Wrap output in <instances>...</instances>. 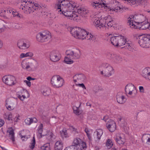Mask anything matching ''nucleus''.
I'll return each mask as SVG.
<instances>
[{"instance_id": "nucleus-1", "label": "nucleus", "mask_w": 150, "mask_h": 150, "mask_svg": "<svg viewBox=\"0 0 150 150\" xmlns=\"http://www.w3.org/2000/svg\"><path fill=\"white\" fill-rule=\"evenodd\" d=\"M74 6L69 1L59 0L55 5L58 13L62 14L66 17L76 21L82 20L83 16L76 13H73L72 10Z\"/></svg>"}, {"instance_id": "nucleus-2", "label": "nucleus", "mask_w": 150, "mask_h": 150, "mask_svg": "<svg viewBox=\"0 0 150 150\" xmlns=\"http://www.w3.org/2000/svg\"><path fill=\"white\" fill-rule=\"evenodd\" d=\"M127 20L129 25L132 28H137L138 27L137 26L138 25H141L139 27L142 30L147 28L150 30V19H146V17L143 14L131 15L128 18Z\"/></svg>"}, {"instance_id": "nucleus-3", "label": "nucleus", "mask_w": 150, "mask_h": 150, "mask_svg": "<svg viewBox=\"0 0 150 150\" xmlns=\"http://www.w3.org/2000/svg\"><path fill=\"white\" fill-rule=\"evenodd\" d=\"M112 33H107L106 36H111L110 42L114 46H121L125 45L124 47L125 49L129 51H132L134 49L130 41H127L126 38L121 35H118Z\"/></svg>"}, {"instance_id": "nucleus-4", "label": "nucleus", "mask_w": 150, "mask_h": 150, "mask_svg": "<svg viewBox=\"0 0 150 150\" xmlns=\"http://www.w3.org/2000/svg\"><path fill=\"white\" fill-rule=\"evenodd\" d=\"M66 56L65 58L64 62L69 64L73 63V60L79 58L81 55L80 50L76 48L68 50L66 51Z\"/></svg>"}, {"instance_id": "nucleus-5", "label": "nucleus", "mask_w": 150, "mask_h": 150, "mask_svg": "<svg viewBox=\"0 0 150 150\" xmlns=\"http://www.w3.org/2000/svg\"><path fill=\"white\" fill-rule=\"evenodd\" d=\"M100 67L103 69L102 70L100 71V74L104 76L109 77L114 73V70L113 67L108 63H103L100 66Z\"/></svg>"}, {"instance_id": "nucleus-6", "label": "nucleus", "mask_w": 150, "mask_h": 150, "mask_svg": "<svg viewBox=\"0 0 150 150\" xmlns=\"http://www.w3.org/2000/svg\"><path fill=\"white\" fill-rule=\"evenodd\" d=\"M70 33L75 38L81 39H84V35L87 34V32L85 30L78 27L71 28Z\"/></svg>"}, {"instance_id": "nucleus-7", "label": "nucleus", "mask_w": 150, "mask_h": 150, "mask_svg": "<svg viewBox=\"0 0 150 150\" xmlns=\"http://www.w3.org/2000/svg\"><path fill=\"white\" fill-rule=\"evenodd\" d=\"M22 3V9L30 13L31 11H33L34 10H36L37 7H39L40 6L38 3L34 4L31 1H23Z\"/></svg>"}, {"instance_id": "nucleus-8", "label": "nucleus", "mask_w": 150, "mask_h": 150, "mask_svg": "<svg viewBox=\"0 0 150 150\" xmlns=\"http://www.w3.org/2000/svg\"><path fill=\"white\" fill-rule=\"evenodd\" d=\"M51 38L50 32L47 30L42 31L38 33L36 36L37 41L41 42H47Z\"/></svg>"}, {"instance_id": "nucleus-9", "label": "nucleus", "mask_w": 150, "mask_h": 150, "mask_svg": "<svg viewBox=\"0 0 150 150\" xmlns=\"http://www.w3.org/2000/svg\"><path fill=\"white\" fill-rule=\"evenodd\" d=\"M125 90L126 96L130 98H134L137 94L136 87L132 83H129L126 85Z\"/></svg>"}, {"instance_id": "nucleus-10", "label": "nucleus", "mask_w": 150, "mask_h": 150, "mask_svg": "<svg viewBox=\"0 0 150 150\" xmlns=\"http://www.w3.org/2000/svg\"><path fill=\"white\" fill-rule=\"evenodd\" d=\"M138 43L140 45L144 48L150 47V35H141L139 37Z\"/></svg>"}, {"instance_id": "nucleus-11", "label": "nucleus", "mask_w": 150, "mask_h": 150, "mask_svg": "<svg viewBox=\"0 0 150 150\" xmlns=\"http://www.w3.org/2000/svg\"><path fill=\"white\" fill-rule=\"evenodd\" d=\"M51 83L54 87L59 88L62 87L64 85V81L63 79L60 76H55L52 77Z\"/></svg>"}, {"instance_id": "nucleus-12", "label": "nucleus", "mask_w": 150, "mask_h": 150, "mask_svg": "<svg viewBox=\"0 0 150 150\" xmlns=\"http://www.w3.org/2000/svg\"><path fill=\"white\" fill-rule=\"evenodd\" d=\"M72 146H75L79 150L85 149L87 147L86 143L79 138H76L74 139Z\"/></svg>"}, {"instance_id": "nucleus-13", "label": "nucleus", "mask_w": 150, "mask_h": 150, "mask_svg": "<svg viewBox=\"0 0 150 150\" xmlns=\"http://www.w3.org/2000/svg\"><path fill=\"white\" fill-rule=\"evenodd\" d=\"M2 81L5 84L9 86H13L16 83L15 78L12 76L8 75L4 76L2 78Z\"/></svg>"}, {"instance_id": "nucleus-14", "label": "nucleus", "mask_w": 150, "mask_h": 150, "mask_svg": "<svg viewBox=\"0 0 150 150\" xmlns=\"http://www.w3.org/2000/svg\"><path fill=\"white\" fill-rule=\"evenodd\" d=\"M16 104V100L14 98H11L7 99L6 100V106L9 110H13Z\"/></svg>"}, {"instance_id": "nucleus-15", "label": "nucleus", "mask_w": 150, "mask_h": 150, "mask_svg": "<svg viewBox=\"0 0 150 150\" xmlns=\"http://www.w3.org/2000/svg\"><path fill=\"white\" fill-rule=\"evenodd\" d=\"M34 62H29L27 60H23L21 63L22 68L27 71H31L34 68Z\"/></svg>"}, {"instance_id": "nucleus-16", "label": "nucleus", "mask_w": 150, "mask_h": 150, "mask_svg": "<svg viewBox=\"0 0 150 150\" xmlns=\"http://www.w3.org/2000/svg\"><path fill=\"white\" fill-rule=\"evenodd\" d=\"M50 57L52 61L53 62H57L60 59L61 55L58 51L54 50L50 52Z\"/></svg>"}, {"instance_id": "nucleus-17", "label": "nucleus", "mask_w": 150, "mask_h": 150, "mask_svg": "<svg viewBox=\"0 0 150 150\" xmlns=\"http://www.w3.org/2000/svg\"><path fill=\"white\" fill-rule=\"evenodd\" d=\"M105 2V1L102 3L92 2L91 3V5L93 9L98 10L102 7L104 8L108 7L107 4Z\"/></svg>"}, {"instance_id": "nucleus-18", "label": "nucleus", "mask_w": 150, "mask_h": 150, "mask_svg": "<svg viewBox=\"0 0 150 150\" xmlns=\"http://www.w3.org/2000/svg\"><path fill=\"white\" fill-rule=\"evenodd\" d=\"M86 77L83 74H77L73 77V81L74 83H80L83 82L86 79Z\"/></svg>"}, {"instance_id": "nucleus-19", "label": "nucleus", "mask_w": 150, "mask_h": 150, "mask_svg": "<svg viewBox=\"0 0 150 150\" xmlns=\"http://www.w3.org/2000/svg\"><path fill=\"white\" fill-rule=\"evenodd\" d=\"M116 99L117 102L120 104L125 103L127 101V98L122 92H118L117 94Z\"/></svg>"}, {"instance_id": "nucleus-20", "label": "nucleus", "mask_w": 150, "mask_h": 150, "mask_svg": "<svg viewBox=\"0 0 150 150\" xmlns=\"http://www.w3.org/2000/svg\"><path fill=\"white\" fill-rule=\"evenodd\" d=\"M106 127L111 132H113L116 129V125L115 122L110 119L106 123Z\"/></svg>"}, {"instance_id": "nucleus-21", "label": "nucleus", "mask_w": 150, "mask_h": 150, "mask_svg": "<svg viewBox=\"0 0 150 150\" xmlns=\"http://www.w3.org/2000/svg\"><path fill=\"white\" fill-rule=\"evenodd\" d=\"M93 25L97 28V29L102 30H105L107 29V27L105 25H103V24L100 22L99 19H95L93 22Z\"/></svg>"}, {"instance_id": "nucleus-22", "label": "nucleus", "mask_w": 150, "mask_h": 150, "mask_svg": "<svg viewBox=\"0 0 150 150\" xmlns=\"http://www.w3.org/2000/svg\"><path fill=\"white\" fill-rule=\"evenodd\" d=\"M141 75L146 80L150 81V68H145L142 70Z\"/></svg>"}, {"instance_id": "nucleus-23", "label": "nucleus", "mask_w": 150, "mask_h": 150, "mask_svg": "<svg viewBox=\"0 0 150 150\" xmlns=\"http://www.w3.org/2000/svg\"><path fill=\"white\" fill-rule=\"evenodd\" d=\"M17 45L20 49L22 50L27 49L30 47V45L28 42L23 40H19L18 42Z\"/></svg>"}, {"instance_id": "nucleus-24", "label": "nucleus", "mask_w": 150, "mask_h": 150, "mask_svg": "<svg viewBox=\"0 0 150 150\" xmlns=\"http://www.w3.org/2000/svg\"><path fill=\"white\" fill-rule=\"evenodd\" d=\"M103 20L105 22V24L103 25H105L107 27H111L113 25V19L110 16H108L104 17ZM108 28L107 27V28Z\"/></svg>"}, {"instance_id": "nucleus-25", "label": "nucleus", "mask_w": 150, "mask_h": 150, "mask_svg": "<svg viewBox=\"0 0 150 150\" xmlns=\"http://www.w3.org/2000/svg\"><path fill=\"white\" fill-rule=\"evenodd\" d=\"M106 8L107 10L109 11L110 12L115 11L116 12H118L122 11L123 9L122 7L120 6L119 3L117 4L112 8L109 7L108 6V7Z\"/></svg>"}, {"instance_id": "nucleus-26", "label": "nucleus", "mask_w": 150, "mask_h": 150, "mask_svg": "<svg viewBox=\"0 0 150 150\" xmlns=\"http://www.w3.org/2000/svg\"><path fill=\"white\" fill-rule=\"evenodd\" d=\"M115 140L119 144H123L125 143V139L124 135L121 134H117L116 135Z\"/></svg>"}, {"instance_id": "nucleus-27", "label": "nucleus", "mask_w": 150, "mask_h": 150, "mask_svg": "<svg viewBox=\"0 0 150 150\" xmlns=\"http://www.w3.org/2000/svg\"><path fill=\"white\" fill-rule=\"evenodd\" d=\"M41 91L42 94L45 96H48L51 93V90L50 88L44 86L41 87Z\"/></svg>"}, {"instance_id": "nucleus-28", "label": "nucleus", "mask_w": 150, "mask_h": 150, "mask_svg": "<svg viewBox=\"0 0 150 150\" xmlns=\"http://www.w3.org/2000/svg\"><path fill=\"white\" fill-rule=\"evenodd\" d=\"M84 39L89 40L91 42H94L95 41L96 37L92 35L91 33H87L84 36Z\"/></svg>"}, {"instance_id": "nucleus-29", "label": "nucleus", "mask_w": 150, "mask_h": 150, "mask_svg": "<svg viewBox=\"0 0 150 150\" xmlns=\"http://www.w3.org/2000/svg\"><path fill=\"white\" fill-rule=\"evenodd\" d=\"M63 147V143L61 141H57L54 146L55 150H62Z\"/></svg>"}, {"instance_id": "nucleus-30", "label": "nucleus", "mask_w": 150, "mask_h": 150, "mask_svg": "<svg viewBox=\"0 0 150 150\" xmlns=\"http://www.w3.org/2000/svg\"><path fill=\"white\" fill-rule=\"evenodd\" d=\"M8 131L9 133V136L10 137V139L12 140L13 142H14L15 141V139L14 137V133L13 129L11 128H9Z\"/></svg>"}, {"instance_id": "nucleus-31", "label": "nucleus", "mask_w": 150, "mask_h": 150, "mask_svg": "<svg viewBox=\"0 0 150 150\" xmlns=\"http://www.w3.org/2000/svg\"><path fill=\"white\" fill-rule=\"evenodd\" d=\"M113 61L117 63H120L122 61L121 57L117 54H115Z\"/></svg>"}, {"instance_id": "nucleus-32", "label": "nucleus", "mask_w": 150, "mask_h": 150, "mask_svg": "<svg viewBox=\"0 0 150 150\" xmlns=\"http://www.w3.org/2000/svg\"><path fill=\"white\" fill-rule=\"evenodd\" d=\"M13 114L10 112H6L5 113L4 115V117L5 119L8 120H12Z\"/></svg>"}, {"instance_id": "nucleus-33", "label": "nucleus", "mask_w": 150, "mask_h": 150, "mask_svg": "<svg viewBox=\"0 0 150 150\" xmlns=\"http://www.w3.org/2000/svg\"><path fill=\"white\" fill-rule=\"evenodd\" d=\"M96 132L98 140H99L100 139L101 137L103 134V131L101 129H98L96 130Z\"/></svg>"}, {"instance_id": "nucleus-34", "label": "nucleus", "mask_w": 150, "mask_h": 150, "mask_svg": "<svg viewBox=\"0 0 150 150\" xmlns=\"http://www.w3.org/2000/svg\"><path fill=\"white\" fill-rule=\"evenodd\" d=\"M26 133L28 134H27L24 135L23 134H20L21 139L23 141H26L28 138L29 137V132L28 131H26Z\"/></svg>"}, {"instance_id": "nucleus-35", "label": "nucleus", "mask_w": 150, "mask_h": 150, "mask_svg": "<svg viewBox=\"0 0 150 150\" xmlns=\"http://www.w3.org/2000/svg\"><path fill=\"white\" fill-rule=\"evenodd\" d=\"M113 145V143L112 139H108L106 140V146L108 149L111 148Z\"/></svg>"}, {"instance_id": "nucleus-36", "label": "nucleus", "mask_w": 150, "mask_h": 150, "mask_svg": "<svg viewBox=\"0 0 150 150\" xmlns=\"http://www.w3.org/2000/svg\"><path fill=\"white\" fill-rule=\"evenodd\" d=\"M61 135L63 138H67L69 137V135L67 132V130L65 129H63L60 131Z\"/></svg>"}, {"instance_id": "nucleus-37", "label": "nucleus", "mask_w": 150, "mask_h": 150, "mask_svg": "<svg viewBox=\"0 0 150 150\" xmlns=\"http://www.w3.org/2000/svg\"><path fill=\"white\" fill-rule=\"evenodd\" d=\"M46 133L43 134V136H45L47 139L49 140L52 137V133L49 130L46 131Z\"/></svg>"}, {"instance_id": "nucleus-38", "label": "nucleus", "mask_w": 150, "mask_h": 150, "mask_svg": "<svg viewBox=\"0 0 150 150\" xmlns=\"http://www.w3.org/2000/svg\"><path fill=\"white\" fill-rule=\"evenodd\" d=\"M142 140L146 139V142L150 144V134H146L143 136L142 138Z\"/></svg>"}, {"instance_id": "nucleus-39", "label": "nucleus", "mask_w": 150, "mask_h": 150, "mask_svg": "<svg viewBox=\"0 0 150 150\" xmlns=\"http://www.w3.org/2000/svg\"><path fill=\"white\" fill-rule=\"evenodd\" d=\"M43 124L41 123L38 128V132L39 134L40 137H42L43 135L42 134L43 131Z\"/></svg>"}, {"instance_id": "nucleus-40", "label": "nucleus", "mask_w": 150, "mask_h": 150, "mask_svg": "<svg viewBox=\"0 0 150 150\" xmlns=\"http://www.w3.org/2000/svg\"><path fill=\"white\" fill-rule=\"evenodd\" d=\"M78 12L83 16L88 13V11L85 8H79Z\"/></svg>"}, {"instance_id": "nucleus-41", "label": "nucleus", "mask_w": 150, "mask_h": 150, "mask_svg": "<svg viewBox=\"0 0 150 150\" xmlns=\"http://www.w3.org/2000/svg\"><path fill=\"white\" fill-rule=\"evenodd\" d=\"M74 113L76 115H79L81 114L82 112L81 111L79 110V108L74 106L73 108Z\"/></svg>"}, {"instance_id": "nucleus-42", "label": "nucleus", "mask_w": 150, "mask_h": 150, "mask_svg": "<svg viewBox=\"0 0 150 150\" xmlns=\"http://www.w3.org/2000/svg\"><path fill=\"white\" fill-rule=\"evenodd\" d=\"M14 10H15L12 8L9 9L7 10V12L6 10H1V13H3V15L5 14L6 12L7 13H11L12 14L14 12Z\"/></svg>"}, {"instance_id": "nucleus-43", "label": "nucleus", "mask_w": 150, "mask_h": 150, "mask_svg": "<svg viewBox=\"0 0 150 150\" xmlns=\"http://www.w3.org/2000/svg\"><path fill=\"white\" fill-rule=\"evenodd\" d=\"M42 149L45 150H50V146L49 143H47L44 144L41 147Z\"/></svg>"}, {"instance_id": "nucleus-44", "label": "nucleus", "mask_w": 150, "mask_h": 150, "mask_svg": "<svg viewBox=\"0 0 150 150\" xmlns=\"http://www.w3.org/2000/svg\"><path fill=\"white\" fill-rule=\"evenodd\" d=\"M64 150H79L75 146H71L66 147Z\"/></svg>"}, {"instance_id": "nucleus-45", "label": "nucleus", "mask_w": 150, "mask_h": 150, "mask_svg": "<svg viewBox=\"0 0 150 150\" xmlns=\"http://www.w3.org/2000/svg\"><path fill=\"white\" fill-rule=\"evenodd\" d=\"M31 119L29 118H26L24 121L25 123L27 125H30L32 123Z\"/></svg>"}, {"instance_id": "nucleus-46", "label": "nucleus", "mask_w": 150, "mask_h": 150, "mask_svg": "<svg viewBox=\"0 0 150 150\" xmlns=\"http://www.w3.org/2000/svg\"><path fill=\"white\" fill-rule=\"evenodd\" d=\"M12 14L13 17L21 18L22 17L21 15H20L19 13L16 11L15 10H14L13 13Z\"/></svg>"}, {"instance_id": "nucleus-47", "label": "nucleus", "mask_w": 150, "mask_h": 150, "mask_svg": "<svg viewBox=\"0 0 150 150\" xmlns=\"http://www.w3.org/2000/svg\"><path fill=\"white\" fill-rule=\"evenodd\" d=\"M115 54H114L108 53L107 54V56L108 58L112 59L113 60Z\"/></svg>"}, {"instance_id": "nucleus-48", "label": "nucleus", "mask_w": 150, "mask_h": 150, "mask_svg": "<svg viewBox=\"0 0 150 150\" xmlns=\"http://www.w3.org/2000/svg\"><path fill=\"white\" fill-rule=\"evenodd\" d=\"M35 140L34 137L33 138V140L32 143L31 144V145L29 146L30 148L33 149H34L35 147Z\"/></svg>"}, {"instance_id": "nucleus-49", "label": "nucleus", "mask_w": 150, "mask_h": 150, "mask_svg": "<svg viewBox=\"0 0 150 150\" xmlns=\"http://www.w3.org/2000/svg\"><path fill=\"white\" fill-rule=\"evenodd\" d=\"M85 131L86 133L87 136L89 139H91V136L90 134H89V131L88 129L87 128H86L85 129Z\"/></svg>"}, {"instance_id": "nucleus-50", "label": "nucleus", "mask_w": 150, "mask_h": 150, "mask_svg": "<svg viewBox=\"0 0 150 150\" xmlns=\"http://www.w3.org/2000/svg\"><path fill=\"white\" fill-rule=\"evenodd\" d=\"M27 57L26 53H21L19 56V58L22 59L23 58Z\"/></svg>"}, {"instance_id": "nucleus-51", "label": "nucleus", "mask_w": 150, "mask_h": 150, "mask_svg": "<svg viewBox=\"0 0 150 150\" xmlns=\"http://www.w3.org/2000/svg\"><path fill=\"white\" fill-rule=\"evenodd\" d=\"M76 85H77L78 86L81 87L83 88L84 89H86V88L85 87L83 83H79V84H76Z\"/></svg>"}, {"instance_id": "nucleus-52", "label": "nucleus", "mask_w": 150, "mask_h": 150, "mask_svg": "<svg viewBox=\"0 0 150 150\" xmlns=\"http://www.w3.org/2000/svg\"><path fill=\"white\" fill-rule=\"evenodd\" d=\"M18 97L21 100L23 101L24 100V99L26 97L25 95H22V96L21 95H18Z\"/></svg>"}, {"instance_id": "nucleus-53", "label": "nucleus", "mask_w": 150, "mask_h": 150, "mask_svg": "<svg viewBox=\"0 0 150 150\" xmlns=\"http://www.w3.org/2000/svg\"><path fill=\"white\" fill-rule=\"evenodd\" d=\"M27 57H32L33 55V53L31 52H27L26 53Z\"/></svg>"}, {"instance_id": "nucleus-54", "label": "nucleus", "mask_w": 150, "mask_h": 150, "mask_svg": "<svg viewBox=\"0 0 150 150\" xmlns=\"http://www.w3.org/2000/svg\"><path fill=\"white\" fill-rule=\"evenodd\" d=\"M24 82L26 83V84L28 86L30 87L31 86V82L27 80H25L24 81Z\"/></svg>"}, {"instance_id": "nucleus-55", "label": "nucleus", "mask_w": 150, "mask_h": 150, "mask_svg": "<svg viewBox=\"0 0 150 150\" xmlns=\"http://www.w3.org/2000/svg\"><path fill=\"white\" fill-rule=\"evenodd\" d=\"M20 117V116L19 115H17L14 119V121L15 122H17L19 120V118Z\"/></svg>"}, {"instance_id": "nucleus-56", "label": "nucleus", "mask_w": 150, "mask_h": 150, "mask_svg": "<svg viewBox=\"0 0 150 150\" xmlns=\"http://www.w3.org/2000/svg\"><path fill=\"white\" fill-rule=\"evenodd\" d=\"M70 129L71 130L75 132H78V130L77 129L74 127L73 126H71L70 127Z\"/></svg>"}, {"instance_id": "nucleus-57", "label": "nucleus", "mask_w": 150, "mask_h": 150, "mask_svg": "<svg viewBox=\"0 0 150 150\" xmlns=\"http://www.w3.org/2000/svg\"><path fill=\"white\" fill-rule=\"evenodd\" d=\"M139 89L140 92L141 93H144V90L143 86H140L139 87Z\"/></svg>"}, {"instance_id": "nucleus-58", "label": "nucleus", "mask_w": 150, "mask_h": 150, "mask_svg": "<svg viewBox=\"0 0 150 150\" xmlns=\"http://www.w3.org/2000/svg\"><path fill=\"white\" fill-rule=\"evenodd\" d=\"M4 121L2 119H0V127H2L4 124Z\"/></svg>"}, {"instance_id": "nucleus-59", "label": "nucleus", "mask_w": 150, "mask_h": 150, "mask_svg": "<svg viewBox=\"0 0 150 150\" xmlns=\"http://www.w3.org/2000/svg\"><path fill=\"white\" fill-rule=\"evenodd\" d=\"M20 92L21 93H26L28 94V91L26 89H22L20 90Z\"/></svg>"}, {"instance_id": "nucleus-60", "label": "nucleus", "mask_w": 150, "mask_h": 150, "mask_svg": "<svg viewBox=\"0 0 150 150\" xmlns=\"http://www.w3.org/2000/svg\"><path fill=\"white\" fill-rule=\"evenodd\" d=\"M32 120V123L33 122L37 123L38 122V120L35 117H33L31 118Z\"/></svg>"}, {"instance_id": "nucleus-61", "label": "nucleus", "mask_w": 150, "mask_h": 150, "mask_svg": "<svg viewBox=\"0 0 150 150\" xmlns=\"http://www.w3.org/2000/svg\"><path fill=\"white\" fill-rule=\"evenodd\" d=\"M2 21L0 20V25L2 22ZM5 31V29L3 28H0V33L4 32Z\"/></svg>"}, {"instance_id": "nucleus-62", "label": "nucleus", "mask_w": 150, "mask_h": 150, "mask_svg": "<svg viewBox=\"0 0 150 150\" xmlns=\"http://www.w3.org/2000/svg\"><path fill=\"white\" fill-rule=\"evenodd\" d=\"M26 79L28 80L27 81H30L31 80H34L35 79L33 78H32L30 76H28V77H27L26 78Z\"/></svg>"}, {"instance_id": "nucleus-63", "label": "nucleus", "mask_w": 150, "mask_h": 150, "mask_svg": "<svg viewBox=\"0 0 150 150\" xmlns=\"http://www.w3.org/2000/svg\"><path fill=\"white\" fill-rule=\"evenodd\" d=\"M100 149V148L98 146H96L95 147V150H99Z\"/></svg>"}, {"instance_id": "nucleus-64", "label": "nucleus", "mask_w": 150, "mask_h": 150, "mask_svg": "<svg viewBox=\"0 0 150 150\" xmlns=\"http://www.w3.org/2000/svg\"><path fill=\"white\" fill-rule=\"evenodd\" d=\"M0 147H1L3 150H8L5 147H2L1 146H0Z\"/></svg>"}]
</instances>
